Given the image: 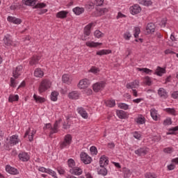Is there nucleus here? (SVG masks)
Instances as JSON below:
<instances>
[{
	"instance_id": "obj_1",
	"label": "nucleus",
	"mask_w": 178,
	"mask_h": 178,
	"mask_svg": "<svg viewBox=\"0 0 178 178\" xmlns=\"http://www.w3.org/2000/svg\"><path fill=\"white\" fill-rule=\"evenodd\" d=\"M72 137L71 134H67L64 136V139L61 140L59 143L60 149H63L64 148H67L69 147L70 144H72Z\"/></svg>"
},
{
	"instance_id": "obj_2",
	"label": "nucleus",
	"mask_w": 178,
	"mask_h": 178,
	"mask_svg": "<svg viewBox=\"0 0 178 178\" xmlns=\"http://www.w3.org/2000/svg\"><path fill=\"white\" fill-rule=\"evenodd\" d=\"M61 122H62V119L58 120V121L56 120L54 124V127H52V125L51 124V123L46 124L45 129H50L49 137H52V134H55L58 133V129H59L58 124Z\"/></svg>"
},
{
	"instance_id": "obj_3",
	"label": "nucleus",
	"mask_w": 178,
	"mask_h": 178,
	"mask_svg": "<svg viewBox=\"0 0 178 178\" xmlns=\"http://www.w3.org/2000/svg\"><path fill=\"white\" fill-rule=\"evenodd\" d=\"M50 88H51V81H49L48 79H44L40 83V85L38 88V91L40 94H42V92H44V91H47V90Z\"/></svg>"
},
{
	"instance_id": "obj_4",
	"label": "nucleus",
	"mask_w": 178,
	"mask_h": 178,
	"mask_svg": "<svg viewBox=\"0 0 178 178\" xmlns=\"http://www.w3.org/2000/svg\"><path fill=\"white\" fill-rule=\"evenodd\" d=\"M106 86V83L105 81H100L94 83L92 86L93 91L95 92H99V91H102L105 86Z\"/></svg>"
},
{
	"instance_id": "obj_5",
	"label": "nucleus",
	"mask_w": 178,
	"mask_h": 178,
	"mask_svg": "<svg viewBox=\"0 0 178 178\" xmlns=\"http://www.w3.org/2000/svg\"><path fill=\"white\" fill-rule=\"evenodd\" d=\"M81 161L85 164V165H90L91 162H92V159L87 154L86 152H81L80 154Z\"/></svg>"
},
{
	"instance_id": "obj_6",
	"label": "nucleus",
	"mask_w": 178,
	"mask_h": 178,
	"mask_svg": "<svg viewBox=\"0 0 178 178\" xmlns=\"http://www.w3.org/2000/svg\"><path fill=\"white\" fill-rule=\"evenodd\" d=\"M77 87L78 88H80V90H85V88H88V87H90V80L88 79L80 80Z\"/></svg>"
},
{
	"instance_id": "obj_7",
	"label": "nucleus",
	"mask_w": 178,
	"mask_h": 178,
	"mask_svg": "<svg viewBox=\"0 0 178 178\" xmlns=\"http://www.w3.org/2000/svg\"><path fill=\"white\" fill-rule=\"evenodd\" d=\"M19 143H20L19 136L13 135L10 138L9 141L7 143V145H10V147H13V145H16V144H19Z\"/></svg>"
},
{
	"instance_id": "obj_8",
	"label": "nucleus",
	"mask_w": 178,
	"mask_h": 178,
	"mask_svg": "<svg viewBox=\"0 0 178 178\" xmlns=\"http://www.w3.org/2000/svg\"><path fill=\"white\" fill-rule=\"evenodd\" d=\"M23 70V66L18 65L13 71V76L15 79H19V76L22 74V71Z\"/></svg>"
},
{
	"instance_id": "obj_9",
	"label": "nucleus",
	"mask_w": 178,
	"mask_h": 178,
	"mask_svg": "<svg viewBox=\"0 0 178 178\" xmlns=\"http://www.w3.org/2000/svg\"><path fill=\"white\" fill-rule=\"evenodd\" d=\"M129 10L131 15H138L141 12V7L138 4L130 7Z\"/></svg>"
},
{
	"instance_id": "obj_10",
	"label": "nucleus",
	"mask_w": 178,
	"mask_h": 178,
	"mask_svg": "<svg viewBox=\"0 0 178 178\" xmlns=\"http://www.w3.org/2000/svg\"><path fill=\"white\" fill-rule=\"evenodd\" d=\"M145 33V34H152V33H155V24L154 23L147 24Z\"/></svg>"
},
{
	"instance_id": "obj_11",
	"label": "nucleus",
	"mask_w": 178,
	"mask_h": 178,
	"mask_svg": "<svg viewBox=\"0 0 178 178\" xmlns=\"http://www.w3.org/2000/svg\"><path fill=\"white\" fill-rule=\"evenodd\" d=\"M158 94L160 98H161L162 99H166L168 97H169L168 92L163 88H160L158 90Z\"/></svg>"
},
{
	"instance_id": "obj_12",
	"label": "nucleus",
	"mask_w": 178,
	"mask_h": 178,
	"mask_svg": "<svg viewBox=\"0 0 178 178\" xmlns=\"http://www.w3.org/2000/svg\"><path fill=\"white\" fill-rule=\"evenodd\" d=\"M70 173H71V175H75L76 176H80L83 175V170L79 167H74L70 169Z\"/></svg>"
},
{
	"instance_id": "obj_13",
	"label": "nucleus",
	"mask_w": 178,
	"mask_h": 178,
	"mask_svg": "<svg viewBox=\"0 0 178 178\" xmlns=\"http://www.w3.org/2000/svg\"><path fill=\"white\" fill-rule=\"evenodd\" d=\"M148 153V149L147 147H140L135 150V154L138 156H143V155H147Z\"/></svg>"
},
{
	"instance_id": "obj_14",
	"label": "nucleus",
	"mask_w": 178,
	"mask_h": 178,
	"mask_svg": "<svg viewBox=\"0 0 178 178\" xmlns=\"http://www.w3.org/2000/svg\"><path fill=\"white\" fill-rule=\"evenodd\" d=\"M78 113L83 118V119H88V113L83 107H79L76 109Z\"/></svg>"
},
{
	"instance_id": "obj_15",
	"label": "nucleus",
	"mask_w": 178,
	"mask_h": 178,
	"mask_svg": "<svg viewBox=\"0 0 178 178\" xmlns=\"http://www.w3.org/2000/svg\"><path fill=\"white\" fill-rule=\"evenodd\" d=\"M19 160L22 161V162H27L30 159V156L26 152H22L18 155Z\"/></svg>"
},
{
	"instance_id": "obj_16",
	"label": "nucleus",
	"mask_w": 178,
	"mask_h": 178,
	"mask_svg": "<svg viewBox=\"0 0 178 178\" xmlns=\"http://www.w3.org/2000/svg\"><path fill=\"white\" fill-rule=\"evenodd\" d=\"M138 86H140V81L135 80L133 82L127 83L126 87L128 90H130V88L134 90V88H137Z\"/></svg>"
},
{
	"instance_id": "obj_17",
	"label": "nucleus",
	"mask_w": 178,
	"mask_h": 178,
	"mask_svg": "<svg viewBox=\"0 0 178 178\" xmlns=\"http://www.w3.org/2000/svg\"><path fill=\"white\" fill-rule=\"evenodd\" d=\"M108 163H109V160H108V158H106L105 155H103L100 157L99 165L101 168H105V166H108Z\"/></svg>"
},
{
	"instance_id": "obj_18",
	"label": "nucleus",
	"mask_w": 178,
	"mask_h": 178,
	"mask_svg": "<svg viewBox=\"0 0 178 178\" xmlns=\"http://www.w3.org/2000/svg\"><path fill=\"white\" fill-rule=\"evenodd\" d=\"M94 26V22H91L86 25L83 29V34L88 37L91 34V28Z\"/></svg>"
},
{
	"instance_id": "obj_19",
	"label": "nucleus",
	"mask_w": 178,
	"mask_h": 178,
	"mask_svg": "<svg viewBox=\"0 0 178 178\" xmlns=\"http://www.w3.org/2000/svg\"><path fill=\"white\" fill-rule=\"evenodd\" d=\"M7 20L10 22V23H13V24H22V19L20 18H16L15 17L8 16Z\"/></svg>"
},
{
	"instance_id": "obj_20",
	"label": "nucleus",
	"mask_w": 178,
	"mask_h": 178,
	"mask_svg": "<svg viewBox=\"0 0 178 178\" xmlns=\"http://www.w3.org/2000/svg\"><path fill=\"white\" fill-rule=\"evenodd\" d=\"M3 42L4 44L7 47H10V45H13V41L12 40V39L10 38V35H7L4 37Z\"/></svg>"
},
{
	"instance_id": "obj_21",
	"label": "nucleus",
	"mask_w": 178,
	"mask_h": 178,
	"mask_svg": "<svg viewBox=\"0 0 178 178\" xmlns=\"http://www.w3.org/2000/svg\"><path fill=\"white\" fill-rule=\"evenodd\" d=\"M67 11L62 10L56 13V17L58 19H66L67 17Z\"/></svg>"
},
{
	"instance_id": "obj_22",
	"label": "nucleus",
	"mask_w": 178,
	"mask_h": 178,
	"mask_svg": "<svg viewBox=\"0 0 178 178\" xmlns=\"http://www.w3.org/2000/svg\"><path fill=\"white\" fill-rule=\"evenodd\" d=\"M6 170L9 172L10 175H17L18 173L17 169L11 167L10 165H6Z\"/></svg>"
},
{
	"instance_id": "obj_23",
	"label": "nucleus",
	"mask_w": 178,
	"mask_h": 178,
	"mask_svg": "<svg viewBox=\"0 0 178 178\" xmlns=\"http://www.w3.org/2000/svg\"><path fill=\"white\" fill-rule=\"evenodd\" d=\"M72 80L69 74H65L62 76V81L63 83H65V84H72Z\"/></svg>"
},
{
	"instance_id": "obj_24",
	"label": "nucleus",
	"mask_w": 178,
	"mask_h": 178,
	"mask_svg": "<svg viewBox=\"0 0 178 178\" xmlns=\"http://www.w3.org/2000/svg\"><path fill=\"white\" fill-rule=\"evenodd\" d=\"M116 113L119 119H127V114L123 110H118Z\"/></svg>"
},
{
	"instance_id": "obj_25",
	"label": "nucleus",
	"mask_w": 178,
	"mask_h": 178,
	"mask_svg": "<svg viewBox=\"0 0 178 178\" xmlns=\"http://www.w3.org/2000/svg\"><path fill=\"white\" fill-rule=\"evenodd\" d=\"M68 97L70 99H79L80 94L77 91H72L69 93Z\"/></svg>"
},
{
	"instance_id": "obj_26",
	"label": "nucleus",
	"mask_w": 178,
	"mask_h": 178,
	"mask_svg": "<svg viewBox=\"0 0 178 178\" xmlns=\"http://www.w3.org/2000/svg\"><path fill=\"white\" fill-rule=\"evenodd\" d=\"M40 58L38 56H33L29 62V65L31 66H34V65H37L40 60Z\"/></svg>"
},
{
	"instance_id": "obj_27",
	"label": "nucleus",
	"mask_w": 178,
	"mask_h": 178,
	"mask_svg": "<svg viewBox=\"0 0 178 178\" xmlns=\"http://www.w3.org/2000/svg\"><path fill=\"white\" fill-rule=\"evenodd\" d=\"M86 45L90 48H97L99 45H102V43L95 42H86Z\"/></svg>"
},
{
	"instance_id": "obj_28",
	"label": "nucleus",
	"mask_w": 178,
	"mask_h": 178,
	"mask_svg": "<svg viewBox=\"0 0 178 178\" xmlns=\"http://www.w3.org/2000/svg\"><path fill=\"white\" fill-rule=\"evenodd\" d=\"M165 73H166V70L165 68L157 67L155 74L157 76H162V74H165Z\"/></svg>"
},
{
	"instance_id": "obj_29",
	"label": "nucleus",
	"mask_w": 178,
	"mask_h": 178,
	"mask_svg": "<svg viewBox=\"0 0 178 178\" xmlns=\"http://www.w3.org/2000/svg\"><path fill=\"white\" fill-rule=\"evenodd\" d=\"M35 0H22V3L26 6H35Z\"/></svg>"
},
{
	"instance_id": "obj_30",
	"label": "nucleus",
	"mask_w": 178,
	"mask_h": 178,
	"mask_svg": "<svg viewBox=\"0 0 178 178\" xmlns=\"http://www.w3.org/2000/svg\"><path fill=\"white\" fill-rule=\"evenodd\" d=\"M170 40H171V41L170 40L168 42V45L170 47H176L175 44H176V41H177V40H176V38L175 37V35L173 33L171 34V35H170Z\"/></svg>"
},
{
	"instance_id": "obj_31",
	"label": "nucleus",
	"mask_w": 178,
	"mask_h": 178,
	"mask_svg": "<svg viewBox=\"0 0 178 178\" xmlns=\"http://www.w3.org/2000/svg\"><path fill=\"white\" fill-rule=\"evenodd\" d=\"M111 50L102 49L99 51H97L96 55H99V56H102V55H108V54H111Z\"/></svg>"
},
{
	"instance_id": "obj_32",
	"label": "nucleus",
	"mask_w": 178,
	"mask_h": 178,
	"mask_svg": "<svg viewBox=\"0 0 178 178\" xmlns=\"http://www.w3.org/2000/svg\"><path fill=\"white\" fill-rule=\"evenodd\" d=\"M34 76L35 77H43L44 76V72H42V70H41L40 68H37L35 69V72H34Z\"/></svg>"
},
{
	"instance_id": "obj_33",
	"label": "nucleus",
	"mask_w": 178,
	"mask_h": 178,
	"mask_svg": "<svg viewBox=\"0 0 178 178\" xmlns=\"http://www.w3.org/2000/svg\"><path fill=\"white\" fill-rule=\"evenodd\" d=\"M122 172H123L124 178H129V177H130V176H131V172L127 168H124L122 169Z\"/></svg>"
},
{
	"instance_id": "obj_34",
	"label": "nucleus",
	"mask_w": 178,
	"mask_h": 178,
	"mask_svg": "<svg viewBox=\"0 0 178 178\" xmlns=\"http://www.w3.org/2000/svg\"><path fill=\"white\" fill-rule=\"evenodd\" d=\"M138 3L140 5H144L145 6H149L152 5V1L151 0H138Z\"/></svg>"
},
{
	"instance_id": "obj_35",
	"label": "nucleus",
	"mask_w": 178,
	"mask_h": 178,
	"mask_svg": "<svg viewBox=\"0 0 178 178\" xmlns=\"http://www.w3.org/2000/svg\"><path fill=\"white\" fill-rule=\"evenodd\" d=\"M73 12L75 15H81V13H84V8L76 7L73 9Z\"/></svg>"
},
{
	"instance_id": "obj_36",
	"label": "nucleus",
	"mask_w": 178,
	"mask_h": 178,
	"mask_svg": "<svg viewBox=\"0 0 178 178\" xmlns=\"http://www.w3.org/2000/svg\"><path fill=\"white\" fill-rule=\"evenodd\" d=\"M150 115L154 120H158V113L154 108L151 109Z\"/></svg>"
},
{
	"instance_id": "obj_37",
	"label": "nucleus",
	"mask_w": 178,
	"mask_h": 178,
	"mask_svg": "<svg viewBox=\"0 0 178 178\" xmlns=\"http://www.w3.org/2000/svg\"><path fill=\"white\" fill-rule=\"evenodd\" d=\"M136 122L138 124H144L145 123V118L143 115H139Z\"/></svg>"
},
{
	"instance_id": "obj_38",
	"label": "nucleus",
	"mask_w": 178,
	"mask_h": 178,
	"mask_svg": "<svg viewBox=\"0 0 178 178\" xmlns=\"http://www.w3.org/2000/svg\"><path fill=\"white\" fill-rule=\"evenodd\" d=\"M15 101H19V95H10V96L8 97V102H15Z\"/></svg>"
},
{
	"instance_id": "obj_39",
	"label": "nucleus",
	"mask_w": 178,
	"mask_h": 178,
	"mask_svg": "<svg viewBox=\"0 0 178 178\" xmlns=\"http://www.w3.org/2000/svg\"><path fill=\"white\" fill-rule=\"evenodd\" d=\"M67 165L71 169L76 168V162L73 160V159H70L67 160Z\"/></svg>"
},
{
	"instance_id": "obj_40",
	"label": "nucleus",
	"mask_w": 178,
	"mask_h": 178,
	"mask_svg": "<svg viewBox=\"0 0 178 178\" xmlns=\"http://www.w3.org/2000/svg\"><path fill=\"white\" fill-rule=\"evenodd\" d=\"M95 12H96V13H99L96 16H102L105 13H108V9L107 8H101V9H99V11L96 10Z\"/></svg>"
},
{
	"instance_id": "obj_41",
	"label": "nucleus",
	"mask_w": 178,
	"mask_h": 178,
	"mask_svg": "<svg viewBox=\"0 0 178 178\" xmlns=\"http://www.w3.org/2000/svg\"><path fill=\"white\" fill-rule=\"evenodd\" d=\"M105 104L108 108H113L116 105L115 100H107L105 102Z\"/></svg>"
},
{
	"instance_id": "obj_42",
	"label": "nucleus",
	"mask_w": 178,
	"mask_h": 178,
	"mask_svg": "<svg viewBox=\"0 0 178 178\" xmlns=\"http://www.w3.org/2000/svg\"><path fill=\"white\" fill-rule=\"evenodd\" d=\"M33 98L36 102L42 103L45 102V98L38 96L37 95H34Z\"/></svg>"
},
{
	"instance_id": "obj_43",
	"label": "nucleus",
	"mask_w": 178,
	"mask_h": 178,
	"mask_svg": "<svg viewBox=\"0 0 178 178\" xmlns=\"http://www.w3.org/2000/svg\"><path fill=\"white\" fill-rule=\"evenodd\" d=\"M94 35L96 38H102L104 34L102 33V32H101L99 30H96L94 33Z\"/></svg>"
},
{
	"instance_id": "obj_44",
	"label": "nucleus",
	"mask_w": 178,
	"mask_h": 178,
	"mask_svg": "<svg viewBox=\"0 0 178 178\" xmlns=\"http://www.w3.org/2000/svg\"><path fill=\"white\" fill-rule=\"evenodd\" d=\"M47 4L45 3H38L36 5L35 4L33 9H42V8H45Z\"/></svg>"
},
{
	"instance_id": "obj_45",
	"label": "nucleus",
	"mask_w": 178,
	"mask_h": 178,
	"mask_svg": "<svg viewBox=\"0 0 178 178\" xmlns=\"http://www.w3.org/2000/svg\"><path fill=\"white\" fill-rule=\"evenodd\" d=\"M145 178H156V177H158V176L156 175V174H155L154 172H147L145 175Z\"/></svg>"
},
{
	"instance_id": "obj_46",
	"label": "nucleus",
	"mask_w": 178,
	"mask_h": 178,
	"mask_svg": "<svg viewBox=\"0 0 178 178\" xmlns=\"http://www.w3.org/2000/svg\"><path fill=\"white\" fill-rule=\"evenodd\" d=\"M58 92H52L51 95V101H58Z\"/></svg>"
},
{
	"instance_id": "obj_47",
	"label": "nucleus",
	"mask_w": 178,
	"mask_h": 178,
	"mask_svg": "<svg viewBox=\"0 0 178 178\" xmlns=\"http://www.w3.org/2000/svg\"><path fill=\"white\" fill-rule=\"evenodd\" d=\"M165 112H167V113H170V115L176 116V110H175V108H168L165 109Z\"/></svg>"
},
{
	"instance_id": "obj_48",
	"label": "nucleus",
	"mask_w": 178,
	"mask_h": 178,
	"mask_svg": "<svg viewBox=\"0 0 178 178\" xmlns=\"http://www.w3.org/2000/svg\"><path fill=\"white\" fill-rule=\"evenodd\" d=\"M99 171V175H102V176H106L108 175V170L105 168L104 167H102Z\"/></svg>"
},
{
	"instance_id": "obj_49",
	"label": "nucleus",
	"mask_w": 178,
	"mask_h": 178,
	"mask_svg": "<svg viewBox=\"0 0 178 178\" xmlns=\"http://www.w3.org/2000/svg\"><path fill=\"white\" fill-rule=\"evenodd\" d=\"M138 70H139V72H144V73H146V74H149V73H152V70L148 68H138Z\"/></svg>"
},
{
	"instance_id": "obj_50",
	"label": "nucleus",
	"mask_w": 178,
	"mask_h": 178,
	"mask_svg": "<svg viewBox=\"0 0 178 178\" xmlns=\"http://www.w3.org/2000/svg\"><path fill=\"white\" fill-rule=\"evenodd\" d=\"M140 33H141V30L140 29V27H138V26L135 27V33H134L135 38H138V35Z\"/></svg>"
},
{
	"instance_id": "obj_51",
	"label": "nucleus",
	"mask_w": 178,
	"mask_h": 178,
	"mask_svg": "<svg viewBox=\"0 0 178 178\" xmlns=\"http://www.w3.org/2000/svg\"><path fill=\"white\" fill-rule=\"evenodd\" d=\"M47 173H48L49 175H51V176H52L54 178H58V177L56 176V172H55V171L51 169H48L47 170Z\"/></svg>"
},
{
	"instance_id": "obj_52",
	"label": "nucleus",
	"mask_w": 178,
	"mask_h": 178,
	"mask_svg": "<svg viewBox=\"0 0 178 178\" xmlns=\"http://www.w3.org/2000/svg\"><path fill=\"white\" fill-rule=\"evenodd\" d=\"M145 83L147 86H152V81L149 78V76H145Z\"/></svg>"
},
{
	"instance_id": "obj_53",
	"label": "nucleus",
	"mask_w": 178,
	"mask_h": 178,
	"mask_svg": "<svg viewBox=\"0 0 178 178\" xmlns=\"http://www.w3.org/2000/svg\"><path fill=\"white\" fill-rule=\"evenodd\" d=\"M35 133H37V131L33 130L32 132L31 133V134L29 135V140L30 142L33 141V140L34 138V134H35Z\"/></svg>"
},
{
	"instance_id": "obj_54",
	"label": "nucleus",
	"mask_w": 178,
	"mask_h": 178,
	"mask_svg": "<svg viewBox=\"0 0 178 178\" xmlns=\"http://www.w3.org/2000/svg\"><path fill=\"white\" fill-rule=\"evenodd\" d=\"M164 126H169L172 124V118H167L163 121Z\"/></svg>"
},
{
	"instance_id": "obj_55",
	"label": "nucleus",
	"mask_w": 178,
	"mask_h": 178,
	"mask_svg": "<svg viewBox=\"0 0 178 178\" xmlns=\"http://www.w3.org/2000/svg\"><path fill=\"white\" fill-rule=\"evenodd\" d=\"M119 106L121 109H124V111H127V109H129V105L124 103L120 104Z\"/></svg>"
},
{
	"instance_id": "obj_56",
	"label": "nucleus",
	"mask_w": 178,
	"mask_h": 178,
	"mask_svg": "<svg viewBox=\"0 0 178 178\" xmlns=\"http://www.w3.org/2000/svg\"><path fill=\"white\" fill-rule=\"evenodd\" d=\"M163 152H165V154H172V152H173V148L172 147L164 148Z\"/></svg>"
},
{
	"instance_id": "obj_57",
	"label": "nucleus",
	"mask_w": 178,
	"mask_h": 178,
	"mask_svg": "<svg viewBox=\"0 0 178 178\" xmlns=\"http://www.w3.org/2000/svg\"><path fill=\"white\" fill-rule=\"evenodd\" d=\"M90 152L93 154V155H97V154H98V150H97V147L95 146H92L90 147Z\"/></svg>"
},
{
	"instance_id": "obj_58",
	"label": "nucleus",
	"mask_w": 178,
	"mask_h": 178,
	"mask_svg": "<svg viewBox=\"0 0 178 178\" xmlns=\"http://www.w3.org/2000/svg\"><path fill=\"white\" fill-rule=\"evenodd\" d=\"M95 4L96 6H102L104 5V0H95Z\"/></svg>"
},
{
	"instance_id": "obj_59",
	"label": "nucleus",
	"mask_w": 178,
	"mask_h": 178,
	"mask_svg": "<svg viewBox=\"0 0 178 178\" xmlns=\"http://www.w3.org/2000/svg\"><path fill=\"white\" fill-rule=\"evenodd\" d=\"M175 131H178V126L175 127L169 130L168 134H175Z\"/></svg>"
},
{
	"instance_id": "obj_60",
	"label": "nucleus",
	"mask_w": 178,
	"mask_h": 178,
	"mask_svg": "<svg viewBox=\"0 0 178 178\" xmlns=\"http://www.w3.org/2000/svg\"><path fill=\"white\" fill-rule=\"evenodd\" d=\"M124 38L127 40H130V38H131V34H130V32H126L124 33Z\"/></svg>"
},
{
	"instance_id": "obj_61",
	"label": "nucleus",
	"mask_w": 178,
	"mask_h": 178,
	"mask_svg": "<svg viewBox=\"0 0 178 178\" xmlns=\"http://www.w3.org/2000/svg\"><path fill=\"white\" fill-rule=\"evenodd\" d=\"M164 54L165 55H175L176 53L171 49H166L165 50Z\"/></svg>"
},
{
	"instance_id": "obj_62",
	"label": "nucleus",
	"mask_w": 178,
	"mask_h": 178,
	"mask_svg": "<svg viewBox=\"0 0 178 178\" xmlns=\"http://www.w3.org/2000/svg\"><path fill=\"white\" fill-rule=\"evenodd\" d=\"M171 97L173 98V99H178V90L174 91L171 94Z\"/></svg>"
},
{
	"instance_id": "obj_63",
	"label": "nucleus",
	"mask_w": 178,
	"mask_h": 178,
	"mask_svg": "<svg viewBox=\"0 0 178 178\" xmlns=\"http://www.w3.org/2000/svg\"><path fill=\"white\" fill-rule=\"evenodd\" d=\"M168 22V19L166 18H163L161 22V24H160V26L161 27H166V23Z\"/></svg>"
},
{
	"instance_id": "obj_64",
	"label": "nucleus",
	"mask_w": 178,
	"mask_h": 178,
	"mask_svg": "<svg viewBox=\"0 0 178 178\" xmlns=\"http://www.w3.org/2000/svg\"><path fill=\"white\" fill-rule=\"evenodd\" d=\"M57 171L58 172L59 175H65V170L61 167H58L57 168Z\"/></svg>"
}]
</instances>
